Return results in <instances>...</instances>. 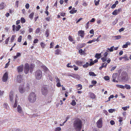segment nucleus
<instances>
[{"instance_id": "1", "label": "nucleus", "mask_w": 131, "mask_h": 131, "mask_svg": "<svg viewBox=\"0 0 131 131\" xmlns=\"http://www.w3.org/2000/svg\"><path fill=\"white\" fill-rule=\"evenodd\" d=\"M73 127L76 131H80L81 130L82 126V123L81 120L79 119H77L74 122Z\"/></svg>"}, {"instance_id": "2", "label": "nucleus", "mask_w": 131, "mask_h": 131, "mask_svg": "<svg viewBox=\"0 0 131 131\" xmlns=\"http://www.w3.org/2000/svg\"><path fill=\"white\" fill-rule=\"evenodd\" d=\"M37 99V95L34 92H31L29 95L28 99L30 103H34L36 101Z\"/></svg>"}, {"instance_id": "3", "label": "nucleus", "mask_w": 131, "mask_h": 131, "mask_svg": "<svg viewBox=\"0 0 131 131\" xmlns=\"http://www.w3.org/2000/svg\"><path fill=\"white\" fill-rule=\"evenodd\" d=\"M42 76V73L41 70H38L36 71L35 73L36 78L38 80H40Z\"/></svg>"}, {"instance_id": "4", "label": "nucleus", "mask_w": 131, "mask_h": 131, "mask_svg": "<svg viewBox=\"0 0 131 131\" xmlns=\"http://www.w3.org/2000/svg\"><path fill=\"white\" fill-rule=\"evenodd\" d=\"M41 91L43 95H46L47 94L48 92L47 87L45 86H42L41 89Z\"/></svg>"}, {"instance_id": "5", "label": "nucleus", "mask_w": 131, "mask_h": 131, "mask_svg": "<svg viewBox=\"0 0 131 131\" xmlns=\"http://www.w3.org/2000/svg\"><path fill=\"white\" fill-rule=\"evenodd\" d=\"M102 120L101 118L99 119L97 122L96 124L97 127L99 128H101L102 126Z\"/></svg>"}, {"instance_id": "6", "label": "nucleus", "mask_w": 131, "mask_h": 131, "mask_svg": "<svg viewBox=\"0 0 131 131\" xmlns=\"http://www.w3.org/2000/svg\"><path fill=\"white\" fill-rule=\"evenodd\" d=\"M29 69V64L27 63H26L24 69V72L25 74H27L28 73Z\"/></svg>"}, {"instance_id": "7", "label": "nucleus", "mask_w": 131, "mask_h": 131, "mask_svg": "<svg viewBox=\"0 0 131 131\" xmlns=\"http://www.w3.org/2000/svg\"><path fill=\"white\" fill-rule=\"evenodd\" d=\"M24 79L22 78V76L20 74L17 75L16 81L19 83H20L23 81Z\"/></svg>"}, {"instance_id": "8", "label": "nucleus", "mask_w": 131, "mask_h": 131, "mask_svg": "<svg viewBox=\"0 0 131 131\" xmlns=\"http://www.w3.org/2000/svg\"><path fill=\"white\" fill-rule=\"evenodd\" d=\"M128 77L127 74L126 73H125L124 75H123V77L122 78V81L124 82H126L128 81Z\"/></svg>"}, {"instance_id": "9", "label": "nucleus", "mask_w": 131, "mask_h": 131, "mask_svg": "<svg viewBox=\"0 0 131 131\" xmlns=\"http://www.w3.org/2000/svg\"><path fill=\"white\" fill-rule=\"evenodd\" d=\"M19 90L20 93H23L25 92V89L23 86L20 85L19 87Z\"/></svg>"}, {"instance_id": "10", "label": "nucleus", "mask_w": 131, "mask_h": 131, "mask_svg": "<svg viewBox=\"0 0 131 131\" xmlns=\"http://www.w3.org/2000/svg\"><path fill=\"white\" fill-rule=\"evenodd\" d=\"M14 92L12 91H11L10 92L9 95V98L10 101L12 102L13 101L14 97Z\"/></svg>"}, {"instance_id": "11", "label": "nucleus", "mask_w": 131, "mask_h": 131, "mask_svg": "<svg viewBox=\"0 0 131 131\" xmlns=\"http://www.w3.org/2000/svg\"><path fill=\"white\" fill-rule=\"evenodd\" d=\"M8 79V74L7 73L5 72L3 77V81L4 82H6Z\"/></svg>"}, {"instance_id": "12", "label": "nucleus", "mask_w": 131, "mask_h": 131, "mask_svg": "<svg viewBox=\"0 0 131 131\" xmlns=\"http://www.w3.org/2000/svg\"><path fill=\"white\" fill-rule=\"evenodd\" d=\"M23 65H21L17 68L18 72L20 73L23 71Z\"/></svg>"}, {"instance_id": "13", "label": "nucleus", "mask_w": 131, "mask_h": 131, "mask_svg": "<svg viewBox=\"0 0 131 131\" xmlns=\"http://www.w3.org/2000/svg\"><path fill=\"white\" fill-rule=\"evenodd\" d=\"M84 31L82 30L79 31L78 32V34L79 35L82 37H84Z\"/></svg>"}, {"instance_id": "14", "label": "nucleus", "mask_w": 131, "mask_h": 131, "mask_svg": "<svg viewBox=\"0 0 131 131\" xmlns=\"http://www.w3.org/2000/svg\"><path fill=\"white\" fill-rule=\"evenodd\" d=\"M17 111L20 113H21L23 112V110L21 107L19 105H18L17 107Z\"/></svg>"}, {"instance_id": "15", "label": "nucleus", "mask_w": 131, "mask_h": 131, "mask_svg": "<svg viewBox=\"0 0 131 131\" xmlns=\"http://www.w3.org/2000/svg\"><path fill=\"white\" fill-rule=\"evenodd\" d=\"M130 45V43L129 42H127L126 44L123 45L122 48H126L128 47V45Z\"/></svg>"}, {"instance_id": "16", "label": "nucleus", "mask_w": 131, "mask_h": 131, "mask_svg": "<svg viewBox=\"0 0 131 131\" xmlns=\"http://www.w3.org/2000/svg\"><path fill=\"white\" fill-rule=\"evenodd\" d=\"M21 56V54L19 52H17L16 53V56H14L13 57V58H14V60L16 59L17 58H18V57H20Z\"/></svg>"}, {"instance_id": "17", "label": "nucleus", "mask_w": 131, "mask_h": 131, "mask_svg": "<svg viewBox=\"0 0 131 131\" xmlns=\"http://www.w3.org/2000/svg\"><path fill=\"white\" fill-rule=\"evenodd\" d=\"M75 63L78 65L81 66L82 65L83 61H76Z\"/></svg>"}, {"instance_id": "18", "label": "nucleus", "mask_w": 131, "mask_h": 131, "mask_svg": "<svg viewBox=\"0 0 131 131\" xmlns=\"http://www.w3.org/2000/svg\"><path fill=\"white\" fill-rule=\"evenodd\" d=\"M101 55V53H96L95 54V57L97 59H99L100 58Z\"/></svg>"}, {"instance_id": "19", "label": "nucleus", "mask_w": 131, "mask_h": 131, "mask_svg": "<svg viewBox=\"0 0 131 131\" xmlns=\"http://www.w3.org/2000/svg\"><path fill=\"white\" fill-rule=\"evenodd\" d=\"M74 8H73L70 11V14H73L74 13H76L77 12V10H75Z\"/></svg>"}, {"instance_id": "20", "label": "nucleus", "mask_w": 131, "mask_h": 131, "mask_svg": "<svg viewBox=\"0 0 131 131\" xmlns=\"http://www.w3.org/2000/svg\"><path fill=\"white\" fill-rule=\"evenodd\" d=\"M74 76L73 77L75 78H76L78 80H79L80 79V77L77 74H73Z\"/></svg>"}, {"instance_id": "21", "label": "nucleus", "mask_w": 131, "mask_h": 131, "mask_svg": "<svg viewBox=\"0 0 131 131\" xmlns=\"http://www.w3.org/2000/svg\"><path fill=\"white\" fill-rule=\"evenodd\" d=\"M90 96L91 99H94L95 98V95L93 93H91L90 94Z\"/></svg>"}, {"instance_id": "22", "label": "nucleus", "mask_w": 131, "mask_h": 131, "mask_svg": "<svg viewBox=\"0 0 131 131\" xmlns=\"http://www.w3.org/2000/svg\"><path fill=\"white\" fill-rule=\"evenodd\" d=\"M49 31L48 29H47L45 32V35L46 37H48L49 35Z\"/></svg>"}, {"instance_id": "23", "label": "nucleus", "mask_w": 131, "mask_h": 131, "mask_svg": "<svg viewBox=\"0 0 131 131\" xmlns=\"http://www.w3.org/2000/svg\"><path fill=\"white\" fill-rule=\"evenodd\" d=\"M77 89L78 90H80L82 89V85L81 84H78L77 85Z\"/></svg>"}, {"instance_id": "24", "label": "nucleus", "mask_w": 131, "mask_h": 131, "mask_svg": "<svg viewBox=\"0 0 131 131\" xmlns=\"http://www.w3.org/2000/svg\"><path fill=\"white\" fill-rule=\"evenodd\" d=\"M117 77V75L116 74H113L112 76V78H113V80L114 81L116 79V78Z\"/></svg>"}, {"instance_id": "25", "label": "nucleus", "mask_w": 131, "mask_h": 131, "mask_svg": "<svg viewBox=\"0 0 131 131\" xmlns=\"http://www.w3.org/2000/svg\"><path fill=\"white\" fill-rule=\"evenodd\" d=\"M125 88L127 89H130V86L126 84L125 85Z\"/></svg>"}, {"instance_id": "26", "label": "nucleus", "mask_w": 131, "mask_h": 131, "mask_svg": "<svg viewBox=\"0 0 131 131\" xmlns=\"http://www.w3.org/2000/svg\"><path fill=\"white\" fill-rule=\"evenodd\" d=\"M4 3H2L0 4V9H2L4 8Z\"/></svg>"}, {"instance_id": "27", "label": "nucleus", "mask_w": 131, "mask_h": 131, "mask_svg": "<svg viewBox=\"0 0 131 131\" xmlns=\"http://www.w3.org/2000/svg\"><path fill=\"white\" fill-rule=\"evenodd\" d=\"M17 101L15 99V103L13 106V107L14 108H16L17 107Z\"/></svg>"}, {"instance_id": "28", "label": "nucleus", "mask_w": 131, "mask_h": 131, "mask_svg": "<svg viewBox=\"0 0 131 131\" xmlns=\"http://www.w3.org/2000/svg\"><path fill=\"white\" fill-rule=\"evenodd\" d=\"M21 28V26L20 25H18L16 27V31H18Z\"/></svg>"}, {"instance_id": "29", "label": "nucleus", "mask_w": 131, "mask_h": 131, "mask_svg": "<svg viewBox=\"0 0 131 131\" xmlns=\"http://www.w3.org/2000/svg\"><path fill=\"white\" fill-rule=\"evenodd\" d=\"M116 86L120 88H121L122 89H124L125 88L124 86L121 85H117Z\"/></svg>"}, {"instance_id": "30", "label": "nucleus", "mask_w": 131, "mask_h": 131, "mask_svg": "<svg viewBox=\"0 0 131 131\" xmlns=\"http://www.w3.org/2000/svg\"><path fill=\"white\" fill-rule=\"evenodd\" d=\"M89 74L90 75L92 76H96V75L93 72H89Z\"/></svg>"}, {"instance_id": "31", "label": "nucleus", "mask_w": 131, "mask_h": 131, "mask_svg": "<svg viewBox=\"0 0 131 131\" xmlns=\"http://www.w3.org/2000/svg\"><path fill=\"white\" fill-rule=\"evenodd\" d=\"M89 65V63L88 62H86V64L83 65V67L84 68L88 67Z\"/></svg>"}, {"instance_id": "32", "label": "nucleus", "mask_w": 131, "mask_h": 131, "mask_svg": "<svg viewBox=\"0 0 131 131\" xmlns=\"http://www.w3.org/2000/svg\"><path fill=\"white\" fill-rule=\"evenodd\" d=\"M4 107L6 109H8L9 106L7 103H4L3 104Z\"/></svg>"}, {"instance_id": "33", "label": "nucleus", "mask_w": 131, "mask_h": 131, "mask_svg": "<svg viewBox=\"0 0 131 131\" xmlns=\"http://www.w3.org/2000/svg\"><path fill=\"white\" fill-rule=\"evenodd\" d=\"M71 104L73 106L76 105V103L74 100H73L72 101L71 103Z\"/></svg>"}, {"instance_id": "34", "label": "nucleus", "mask_w": 131, "mask_h": 131, "mask_svg": "<svg viewBox=\"0 0 131 131\" xmlns=\"http://www.w3.org/2000/svg\"><path fill=\"white\" fill-rule=\"evenodd\" d=\"M115 39H120L121 37V35H118L115 36L114 37Z\"/></svg>"}, {"instance_id": "35", "label": "nucleus", "mask_w": 131, "mask_h": 131, "mask_svg": "<svg viewBox=\"0 0 131 131\" xmlns=\"http://www.w3.org/2000/svg\"><path fill=\"white\" fill-rule=\"evenodd\" d=\"M114 47V46H112L110 48H108L107 49L108 50H109V51H110V52H112L113 51V48Z\"/></svg>"}, {"instance_id": "36", "label": "nucleus", "mask_w": 131, "mask_h": 131, "mask_svg": "<svg viewBox=\"0 0 131 131\" xmlns=\"http://www.w3.org/2000/svg\"><path fill=\"white\" fill-rule=\"evenodd\" d=\"M115 111V109H111L109 110L108 111L110 113H112L113 112Z\"/></svg>"}, {"instance_id": "37", "label": "nucleus", "mask_w": 131, "mask_h": 131, "mask_svg": "<svg viewBox=\"0 0 131 131\" xmlns=\"http://www.w3.org/2000/svg\"><path fill=\"white\" fill-rule=\"evenodd\" d=\"M60 52V50L59 49H57L56 51L55 54H59Z\"/></svg>"}, {"instance_id": "38", "label": "nucleus", "mask_w": 131, "mask_h": 131, "mask_svg": "<svg viewBox=\"0 0 131 131\" xmlns=\"http://www.w3.org/2000/svg\"><path fill=\"white\" fill-rule=\"evenodd\" d=\"M112 14L114 15H116L118 13L117 12V10H115L112 13Z\"/></svg>"}, {"instance_id": "39", "label": "nucleus", "mask_w": 131, "mask_h": 131, "mask_svg": "<svg viewBox=\"0 0 131 131\" xmlns=\"http://www.w3.org/2000/svg\"><path fill=\"white\" fill-rule=\"evenodd\" d=\"M21 21L22 23H24L25 22V19L23 17H21Z\"/></svg>"}, {"instance_id": "40", "label": "nucleus", "mask_w": 131, "mask_h": 131, "mask_svg": "<svg viewBox=\"0 0 131 131\" xmlns=\"http://www.w3.org/2000/svg\"><path fill=\"white\" fill-rule=\"evenodd\" d=\"M15 37L16 36L15 35H12V36L11 38V42H13Z\"/></svg>"}, {"instance_id": "41", "label": "nucleus", "mask_w": 131, "mask_h": 131, "mask_svg": "<svg viewBox=\"0 0 131 131\" xmlns=\"http://www.w3.org/2000/svg\"><path fill=\"white\" fill-rule=\"evenodd\" d=\"M108 54V53H107V52H105L104 54V56L103 57H104L105 58H107V56Z\"/></svg>"}, {"instance_id": "42", "label": "nucleus", "mask_w": 131, "mask_h": 131, "mask_svg": "<svg viewBox=\"0 0 131 131\" xmlns=\"http://www.w3.org/2000/svg\"><path fill=\"white\" fill-rule=\"evenodd\" d=\"M55 79H56V82L58 83L60 82V80L57 76L55 77Z\"/></svg>"}, {"instance_id": "43", "label": "nucleus", "mask_w": 131, "mask_h": 131, "mask_svg": "<svg viewBox=\"0 0 131 131\" xmlns=\"http://www.w3.org/2000/svg\"><path fill=\"white\" fill-rule=\"evenodd\" d=\"M34 15V13H31V14L29 15V18L31 19H32V18L33 16Z\"/></svg>"}, {"instance_id": "44", "label": "nucleus", "mask_w": 131, "mask_h": 131, "mask_svg": "<svg viewBox=\"0 0 131 131\" xmlns=\"http://www.w3.org/2000/svg\"><path fill=\"white\" fill-rule=\"evenodd\" d=\"M22 36H20L18 38V41L19 42H21V40Z\"/></svg>"}, {"instance_id": "45", "label": "nucleus", "mask_w": 131, "mask_h": 131, "mask_svg": "<svg viewBox=\"0 0 131 131\" xmlns=\"http://www.w3.org/2000/svg\"><path fill=\"white\" fill-rule=\"evenodd\" d=\"M42 67L45 71H47L48 70V68L45 66H43Z\"/></svg>"}, {"instance_id": "46", "label": "nucleus", "mask_w": 131, "mask_h": 131, "mask_svg": "<svg viewBox=\"0 0 131 131\" xmlns=\"http://www.w3.org/2000/svg\"><path fill=\"white\" fill-rule=\"evenodd\" d=\"M104 79L105 80H109L110 78L108 76H107L104 77Z\"/></svg>"}, {"instance_id": "47", "label": "nucleus", "mask_w": 131, "mask_h": 131, "mask_svg": "<svg viewBox=\"0 0 131 131\" xmlns=\"http://www.w3.org/2000/svg\"><path fill=\"white\" fill-rule=\"evenodd\" d=\"M79 52L80 53H82L83 54L84 52L83 51L82 49H80L79 51Z\"/></svg>"}, {"instance_id": "48", "label": "nucleus", "mask_w": 131, "mask_h": 131, "mask_svg": "<svg viewBox=\"0 0 131 131\" xmlns=\"http://www.w3.org/2000/svg\"><path fill=\"white\" fill-rule=\"evenodd\" d=\"M61 130V128L60 127H58L56 128L55 131H60Z\"/></svg>"}, {"instance_id": "49", "label": "nucleus", "mask_w": 131, "mask_h": 131, "mask_svg": "<svg viewBox=\"0 0 131 131\" xmlns=\"http://www.w3.org/2000/svg\"><path fill=\"white\" fill-rule=\"evenodd\" d=\"M25 7L27 9H29V4L28 3H27L26 5H25Z\"/></svg>"}, {"instance_id": "50", "label": "nucleus", "mask_w": 131, "mask_h": 131, "mask_svg": "<svg viewBox=\"0 0 131 131\" xmlns=\"http://www.w3.org/2000/svg\"><path fill=\"white\" fill-rule=\"evenodd\" d=\"M69 40H70V41L72 42L73 41V39H72V37L71 36H69Z\"/></svg>"}, {"instance_id": "51", "label": "nucleus", "mask_w": 131, "mask_h": 131, "mask_svg": "<svg viewBox=\"0 0 131 131\" xmlns=\"http://www.w3.org/2000/svg\"><path fill=\"white\" fill-rule=\"evenodd\" d=\"M100 1L99 0L96 1H94V2H95V5H98L99 4V2H100Z\"/></svg>"}, {"instance_id": "52", "label": "nucleus", "mask_w": 131, "mask_h": 131, "mask_svg": "<svg viewBox=\"0 0 131 131\" xmlns=\"http://www.w3.org/2000/svg\"><path fill=\"white\" fill-rule=\"evenodd\" d=\"M56 86L58 87H60L61 86L60 84V82H58V83H57L56 84Z\"/></svg>"}, {"instance_id": "53", "label": "nucleus", "mask_w": 131, "mask_h": 131, "mask_svg": "<svg viewBox=\"0 0 131 131\" xmlns=\"http://www.w3.org/2000/svg\"><path fill=\"white\" fill-rule=\"evenodd\" d=\"M117 12L118 13H119L120 12L122 11V9L121 8H119L117 10Z\"/></svg>"}, {"instance_id": "54", "label": "nucleus", "mask_w": 131, "mask_h": 131, "mask_svg": "<svg viewBox=\"0 0 131 131\" xmlns=\"http://www.w3.org/2000/svg\"><path fill=\"white\" fill-rule=\"evenodd\" d=\"M9 37H8L5 40V43L6 44H7L8 43V42L9 40Z\"/></svg>"}, {"instance_id": "55", "label": "nucleus", "mask_w": 131, "mask_h": 131, "mask_svg": "<svg viewBox=\"0 0 131 131\" xmlns=\"http://www.w3.org/2000/svg\"><path fill=\"white\" fill-rule=\"evenodd\" d=\"M40 45L41 47L43 48H44L45 46V44H44L43 42H41L40 43Z\"/></svg>"}, {"instance_id": "56", "label": "nucleus", "mask_w": 131, "mask_h": 131, "mask_svg": "<svg viewBox=\"0 0 131 131\" xmlns=\"http://www.w3.org/2000/svg\"><path fill=\"white\" fill-rule=\"evenodd\" d=\"M107 59V58H105L103 57L101 58V60H102L103 62H104Z\"/></svg>"}, {"instance_id": "57", "label": "nucleus", "mask_w": 131, "mask_h": 131, "mask_svg": "<svg viewBox=\"0 0 131 131\" xmlns=\"http://www.w3.org/2000/svg\"><path fill=\"white\" fill-rule=\"evenodd\" d=\"M90 33L91 34L94 35V31L93 29H91L90 31Z\"/></svg>"}, {"instance_id": "58", "label": "nucleus", "mask_w": 131, "mask_h": 131, "mask_svg": "<svg viewBox=\"0 0 131 131\" xmlns=\"http://www.w3.org/2000/svg\"><path fill=\"white\" fill-rule=\"evenodd\" d=\"M110 123L112 125H113L115 124L113 120H111L110 121Z\"/></svg>"}, {"instance_id": "59", "label": "nucleus", "mask_w": 131, "mask_h": 131, "mask_svg": "<svg viewBox=\"0 0 131 131\" xmlns=\"http://www.w3.org/2000/svg\"><path fill=\"white\" fill-rule=\"evenodd\" d=\"M116 6V5L115 4H113L111 7V8L112 9H113Z\"/></svg>"}, {"instance_id": "60", "label": "nucleus", "mask_w": 131, "mask_h": 131, "mask_svg": "<svg viewBox=\"0 0 131 131\" xmlns=\"http://www.w3.org/2000/svg\"><path fill=\"white\" fill-rule=\"evenodd\" d=\"M40 31V28H38L36 29V33H38Z\"/></svg>"}, {"instance_id": "61", "label": "nucleus", "mask_w": 131, "mask_h": 131, "mask_svg": "<svg viewBox=\"0 0 131 131\" xmlns=\"http://www.w3.org/2000/svg\"><path fill=\"white\" fill-rule=\"evenodd\" d=\"M124 29V28H122L121 29H119V32H121L123 31Z\"/></svg>"}, {"instance_id": "62", "label": "nucleus", "mask_w": 131, "mask_h": 131, "mask_svg": "<svg viewBox=\"0 0 131 131\" xmlns=\"http://www.w3.org/2000/svg\"><path fill=\"white\" fill-rule=\"evenodd\" d=\"M127 107H122V108L124 111H126L127 110Z\"/></svg>"}, {"instance_id": "63", "label": "nucleus", "mask_w": 131, "mask_h": 131, "mask_svg": "<svg viewBox=\"0 0 131 131\" xmlns=\"http://www.w3.org/2000/svg\"><path fill=\"white\" fill-rule=\"evenodd\" d=\"M9 62H10V61H9L6 64L5 66V68H7L8 67V66H9Z\"/></svg>"}, {"instance_id": "64", "label": "nucleus", "mask_w": 131, "mask_h": 131, "mask_svg": "<svg viewBox=\"0 0 131 131\" xmlns=\"http://www.w3.org/2000/svg\"><path fill=\"white\" fill-rule=\"evenodd\" d=\"M54 43L53 42H51V43L50 45L51 46V47H50V48H53V47H52V46H53L54 45Z\"/></svg>"}]
</instances>
